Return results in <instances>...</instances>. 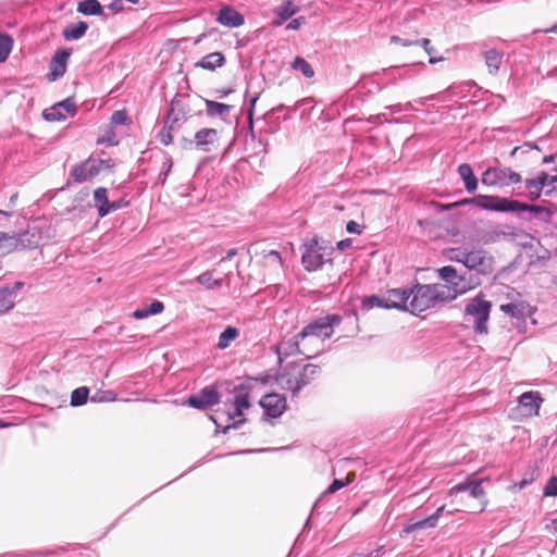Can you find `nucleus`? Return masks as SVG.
Wrapping results in <instances>:
<instances>
[{
    "label": "nucleus",
    "instance_id": "49530a36",
    "mask_svg": "<svg viewBox=\"0 0 557 557\" xmlns=\"http://www.w3.org/2000/svg\"><path fill=\"white\" fill-rule=\"evenodd\" d=\"M540 178L544 183V193L546 195L552 194L553 191L557 190V175L556 176H549L545 172L540 173Z\"/></svg>",
    "mask_w": 557,
    "mask_h": 557
},
{
    "label": "nucleus",
    "instance_id": "0e129e2a",
    "mask_svg": "<svg viewBox=\"0 0 557 557\" xmlns=\"http://www.w3.org/2000/svg\"><path fill=\"white\" fill-rule=\"evenodd\" d=\"M246 422V419H240L238 421H235L231 424H227L226 426L223 428L222 432L223 433H227L231 429H238L242 426L243 423Z\"/></svg>",
    "mask_w": 557,
    "mask_h": 557
},
{
    "label": "nucleus",
    "instance_id": "a878e982",
    "mask_svg": "<svg viewBox=\"0 0 557 557\" xmlns=\"http://www.w3.org/2000/svg\"><path fill=\"white\" fill-rule=\"evenodd\" d=\"M438 276L441 280H443L446 284V287L451 290V293H455L456 287H458V281H460V275L457 273V270L451 265H445L437 270Z\"/></svg>",
    "mask_w": 557,
    "mask_h": 557
},
{
    "label": "nucleus",
    "instance_id": "bb28decb",
    "mask_svg": "<svg viewBox=\"0 0 557 557\" xmlns=\"http://www.w3.org/2000/svg\"><path fill=\"white\" fill-rule=\"evenodd\" d=\"M224 64L225 58L221 52H211L198 61L196 66L209 71H214L218 67H222Z\"/></svg>",
    "mask_w": 557,
    "mask_h": 557
},
{
    "label": "nucleus",
    "instance_id": "423d86ee",
    "mask_svg": "<svg viewBox=\"0 0 557 557\" xmlns=\"http://www.w3.org/2000/svg\"><path fill=\"white\" fill-rule=\"evenodd\" d=\"M521 180V175L518 172L505 166H490L482 173L481 177L482 184L499 187L518 184Z\"/></svg>",
    "mask_w": 557,
    "mask_h": 557
},
{
    "label": "nucleus",
    "instance_id": "e2e57ef3",
    "mask_svg": "<svg viewBox=\"0 0 557 557\" xmlns=\"http://www.w3.org/2000/svg\"><path fill=\"white\" fill-rule=\"evenodd\" d=\"M121 0H111V2L108 4V9L112 12V13H119L122 11L123 7L122 4L120 3Z\"/></svg>",
    "mask_w": 557,
    "mask_h": 557
},
{
    "label": "nucleus",
    "instance_id": "79ce46f5",
    "mask_svg": "<svg viewBox=\"0 0 557 557\" xmlns=\"http://www.w3.org/2000/svg\"><path fill=\"white\" fill-rule=\"evenodd\" d=\"M292 66L294 70L301 72L307 78H311L314 75L312 66L301 57L295 58Z\"/></svg>",
    "mask_w": 557,
    "mask_h": 557
},
{
    "label": "nucleus",
    "instance_id": "bf43d9fd",
    "mask_svg": "<svg viewBox=\"0 0 557 557\" xmlns=\"http://www.w3.org/2000/svg\"><path fill=\"white\" fill-rule=\"evenodd\" d=\"M259 99V94H256L255 96H252L250 99H249V108H248V119L250 120V122L252 121V117H253V113H255V107H256V103Z\"/></svg>",
    "mask_w": 557,
    "mask_h": 557
},
{
    "label": "nucleus",
    "instance_id": "7c9ffc66",
    "mask_svg": "<svg viewBox=\"0 0 557 557\" xmlns=\"http://www.w3.org/2000/svg\"><path fill=\"white\" fill-rule=\"evenodd\" d=\"M297 8L293 1L286 0L284 1L276 10V18L274 24L280 26L285 23L289 17L296 14Z\"/></svg>",
    "mask_w": 557,
    "mask_h": 557
},
{
    "label": "nucleus",
    "instance_id": "338daca9",
    "mask_svg": "<svg viewBox=\"0 0 557 557\" xmlns=\"http://www.w3.org/2000/svg\"><path fill=\"white\" fill-rule=\"evenodd\" d=\"M444 510H445V506H441L440 508L436 509V511L433 515L429 516V518L434 519V525L437 524V521H438L440 517L443 515Z\"/></svg>",
    "mask_w": 557,
    "mask_h": 557
},
{
    "label": "nucleus",
    "instance_id": "20e7f679",
    "mask_svg": "<svg viewBox=\"0 0 557 557\" xmlns=\"http://www.w3.org/2000/svg\"><path fill=\"white\" fill-rule=\"evenodd\" d=\"M491 308V301L480 293L466 305L463 319L473 324L475 333L486 334Z\"/></svg>",
    "mask_w": 557,
    "mask_h": 557
},
{
    "label": "nucleus",
    "instance_id": "ddd939ff",
    "mask_svg": "<svg viewBox=\"0 0 557 557\" xmlns=\"http://www.w3.org/2000/svg\"><path fill=\"white\" fill-rule=\"evenodd\" d=\"M250 381L252 379H248L245 383H240L233 388V406L234 411L228 413V419L234 420L237 417H242L244 414V410L250 407L249 401V391L251 388Z\"/></svg>",
    "mask_w": 557,
    "mask_h": 557
},
{
    "label": "nucleus",
    "instance_id": "393cba45",
    "mask_svg": "<svg viewBox=\"0 0 557 557\" xmlns=\"http://www.w3.org/2000/svg\"><path fill=\"white\" fill-rule=\"evenodd\" d=\"M458 174L463 181L465 188L468 193L472 194L478 188V178L473 173L470 164L462 163L458 166Z\"/></svg>",
    "mask_w": 557,
    "mask_h": 557
},
{
    "label": "nucleus",
    "instance_id": "f8f14e48",
    "mask_svg": "<svg viewBox=\"0 0 557 557\" xmlns=\"http://www.w3.org/2000/svg\"><path fill=\"white\" fill-rule=\"evenodd\" d=\"M219 143V133L214 128H201L195 133L194 139L187 140L189 148L202 152H211Z\"/></svg>",
    "mask_w": 557,
    "mask_h": 557
},
{
    "label": "nucleus",
    "instance_id": "2eb2a0df",
    "mask_svg": "<svg viewBox=\"0 0 557 557\" xmlns=\"http://www.w3.org/2000/svg\"><path fill=\"white\" fill-rule=\"evenodd\" d=\"M220 403V395L215 387L207 386L198 394L190 395L186 404L196 409H205L208 406H213Z\"/></svg>",
    "mask_w": 557,
    "mask_h": 557
},
{
    "label": "nucleus",
    "instance_id": "2f4dec72",
    "mask_svg": "<svg viewBox=\"0 0 557 557\" xmlns=\"http://www.w3.org/2000/svg\"><path fill=\"white\" fill-rule=\"evenodd\" d=\"M458 287H456L455 293L449 290V295L453 297V300L457 298V296L467 293L468 290L474 288L479 284V280L470 275L469 277L466 274L460 275V281H458Z\"/></svg>",
    "mask_w": 557,
    "mask_h": 557
},
{
    "label": "nucleus",
    "instance_id": "5fc2aeb1",
    "mask_svg": "<svg viewBox=\"0 0 557 557\" xmlns=\"http://www.w3.org/2000/svg\"><path fill=\"white\" fill-rule=\"evenodd\" d=\"M268 263L282 267L281 255L276 250H270L265 256Z\"/></svg>",
    "mask_w": 557,
    "mask_h": 557
},
{
    "label": "nucleus",
    "instance_id": "a211bd4d",
    "mask_svg": "<svg viewBox=\"0 0 557 557\" xmlns=\"http://www.w3.org/2000/svg\"><path fill=\"white\" fill-rule=\"evenodd\" d=\"M411 297V288H393L385 296V309H400L409 311V301Z\"/></svg>",
    "mask_w": 557,
    "mask_h": 557
},
{
    "label": "nucleus",
    "instance_id": "a18cd8bd",
    "mask_svg": "<svg viewBox=\"0 0 557 557\" xmlns=\"http://www.w3.org/2000/svg\"><path fill=\"white\" fill-rule=\"evenodd\" d=\"M44 119L48 122H60L66 119V114L54 104L49 110L44 111Z\"/></svg>",
    "mask_w": 557,
    "mask_h": 557
},
{
    "label": "nucleus",
    "instance_id": "de8ad7c7",
    "mask_svg": "<svg viewBox=\"0 0 557 557\" xmlns=\"http://www.w3.org/2000/svg\"><path fill=\"white\" fill-rule=\"evenodd\" d=\"M434 519L433 518H425V519H422L420 521H417L414 523H411L409 525H406L404 531L406 533H411V532H414L417 530H422V529H426V528H434Z\"/></svg>",
    "mask_w": 557,
    "mask_h": 557
},
{
    "label": "nucleus",
    "instance_id": "f3484780",
    "mask_svg": "<svg viewBox=\"0 0 557 557\" xmlns=\"http://www.w3.org/2000/svg\"><path fill=\"white\" fill-rule=\"evenodd\" d=\"M71 55V50L59 49L55 51L49 64V73L47 75L50 82H54L62 77L66 72V63Z\"/></svg>",
    "mask_w": 557,
    "mask_h": 557
},
{
    "label": "nucleus",
    "instance_id": "ea45409f",
    "mask_svg": "<svg viewBox=\"0 0 557 557\" xmlns=\"http://www.w3.org/2000/svg\"><path fill=\"white\" fill-rule=\"evenodd\" d=\"M89 389L85 386L75 388L71 394V406L79 407L87 403Z\"/></svg>",
    "mask_w": 557,
    "mask_h": 557
},
{
    "label": "nucleus",
    "instance_id": "4be33fe9",
    "mask_svg": "<svg viewBox=\"0 0 557 557\" xmlns=\"http://www.w3.org/2000/svg\"><path fill=\"white\" fill-rule=\"evenodd\" d=\"M463 492L469 493L470 497L476 499L483 498L485 494L484 488L482 486V482L478 480H470L467 482L459 483L450 488L449 494L455 495Z\"/></svg>",
    "mask_w": 557,
    "mask_h": 557
},
{
    "label": "nucleus",
    "instance_id": "774afa93",
    "mask_svg": "<svg viewBox=\"0 0 557 557\" xmlns=\"http://www.w3.org/2000/svg\"><path fill=\"white\" fill-rule=\"evenodd\" d=\"M350 246H351V239L350 238H346V239L339 240L337 243V248L339 250H345L346 248H348Z\"/></svg>",
    "mask_w": 557,
    "mask_h": 557
},
{
    "label": "nucleus",
    "instance_id": "3c124183",
    "mask_svg": "<svg viewBox=\"0 0 557 557\" xmlns=\"http://www.w3.org/2000/svg\"><path fill=\"white\" fill-rule=\"evenodd\" d=\"M544 496L556 497L557 496V476H552L546 485L544 486Z\"/></svg>",
    "mask_w": 557,
    "mask_h": 557
},
{
    "label": "nucleus",
    "instance_id": "9d476101",
    "mask_svg": "<svg viewBox=\"0 0 557 557\" xmlns=\"http://www.w3.org/2000/svg\"><path fill=\"white\" fill-rule=\"evenodd\" d=\"M493 257L483 249L468 250L465 267L476 274L488 275L493 272Z\"/></svg>",
    "mask_w": 557,
    "mask_h": 557
},
{
    "label": "nucleus",
    "instance_id": "dca6fc26",
    "mask_svg": "<svg viewBox=\"0 0 557 557\" xmlns=\"http://www.w3.org/2000/svg\"><path fill=\"white\" fill-rule=\"evenodd\" d=\"M259 405L263 408L265 416L278 418L286 409V398L281 394L272 393L264 395Z\"/></svg>",
    "mask_w": 557,
    "mask_h": 557
},
{
    "label": "nucleus",
    "instance_id": "f257e3e1",
    "mask_svg": "<svg viewBox=\"0 0 557 557\" xmlns=\"http://www.w3.org/2000/svg\"><path fill=\"white\" fill-rule=\"evenodd\" d=\"M453 301L449 289L443 284H420L411 287L409 312L417 314L437 305Z\"/></svg>",
    "mask_w": 557,
    "mask_h": 557
},
{
    "label": "nucleus",
    "instance_id": "680f3d73",
    "mask_svg": "<svg viewBox=\"0 0 557 557\" xmlns=\"http://www.w3.org/2000/svg\"><path fill=\"white\" fill-rule=\"evenodd\" d=\"M391 42L398 44V45H401L404 47H409V46L414 45V41H411V40H408V39H404V38H401L399 36H392L391 37Z\"/></svg>",
    "mask_w": 557,
    "mask_h": 557
},
{
    "label": "nucleus",
    "instance_id": "052dcab7",
    "mask_svg": "<svg viewBox=\"0 0 557 557\" xmlns=\"http://www.w3.org/2000/svg\"><path fill=\"white\" fill-rule=\"evenodd\" d=\"M414 45L422 46L424 48L425 52L428 54H430V55L435 51L434 48L431 47V41L428 38H423L421 40H417V41H414Z\"/></svg>",
    "mask_w": 557,
    "mask_h": 557
},
{
    "label": "nucleus",
    "instance_id": "e433bc0d",
    "mask_svg": "<svg viewBox=\"0 0 557 557\" xmlns=\"http://www.w3.org/2000/svg\"><path fill=\"white\" fill-rule=\"evenodd\" d=\"M195 281L205 286L209 290H215L219 289L222 286V280H215L213 278L212 272L206 271L201 274H199Z\"/></svg>",
    "mask_w": 557,
    "mask_h": 557
},
{
    "label": "nucleus",
    "instance_id": "69168bd1",
    "mask_svg": "<svg viewBox=\"0 0 557 557\" xmlns=\"http://www.w3.org/2000/svg\"><path fill=\"white\" fill-rule=\"evenodd\" d=\"M302 21H304V17L294 18V20H292V21L287 24L286 28H287V29H297V28H299V27H300V25H301Z\"/></svg>",
    "mask_w": 557,
    "mask_h": 557
},
{
    "label": "nucleus",
    "instance_id": "0eeeda50",
    "mask_svg": "<svg viewBox=\"0 0 557 557\" xmlns=\"http://www.w3.org/2000/svg\"><path fill=\"white\" fill-rule=\"evenodd\" d=\"M319 350H313L309 347L307 342H302L298 334L287 341H282L275 347L278 361L283 362L284 359L295 356L304 355L306 359H311Z\"/></svg>",
    "mask_w": 557,
    "mask_h": 557
},
{
    "label": "nucleus",
    "instance_id": "58836bf2",
    "mask_svg": "<svg viewBox=\"0 0 557 557\" xmlns=\"http://www.w3.org/2000/svg\"><path fill=\"white\" fill-rule=\"evenodd\" d=\"M13 44V38L9 34L0 33V63L8 60L12 51Z\"/></svg>",
    "mask_w": 557,
    "mask_h": 557
},
{
    "label": "nucleus",
    "instance_id": "37998d69",
    "mask_svg": "<svg viewBox=\"0 0 557 557\" xmlns=\"http://www.w3.org/2000/svg\"><path fill=\"white\" fill-rule=\"evenodd\" d=\"M173 168L172 158L168 154H164L161 162L160 173L158 176V183L164 185L169 174L171 173Z\"/></svg>",
    "mask_w": 557,
    "mask_h": 557
},
{
    "label": "nucleus",
    "instance_id": "4c0bfd02",
    "mask_svg": "<svg viewBox=\"0 0 557 557\" xmlns=\"http://www.w3.org/2000/svg\"><path fill=\"white\" fill-rule=\"evenodd\" d=\"M500 310L504 313L517 319H523L527 315V307L522 302H509L502 305Z\"/></svg>",
    "mask_w": 557,
    "mask_h": 557
},
{
    "label": "nucleus",
    "instance_id": "603ef678",
    "mask_svg": "<svg viewBox=\"0 0 557 557\" xmlns=\"http://www.w3.org/2000/svg\"><path fill=\"white\" fill-rule=\"evenodd\" d=\"M128 116L124 110L114 111L111 115V123L115 125L127 124Z\"/></svg>",
    "mask_w": 557,
    "mask_h": 557
},
{
    "label": "nucleus",
    "instance_id": "c03bdc74",
    "mask_svg": "<svg viewBox=\"0 0 557 557\" xmlns=\"http://www.w3.org/2000/svg\"><path fill=\"white\" fill-rule=\"evenodd\" d=\"M468 250L463 247H455L447 250V258L450 261L459 262L465 265Z\"/></svg>",
    "mask_w": 557,
    "mask_h": 557
},
{
    "label": "nucleus",
    "instance_id": "6ab92c4d",
    "mask_svg": "<svg viewBox=\"0 0 557 557\" xmlns=\"http://www.w3.org/2000/svg\"><path fill=\"white\" fill-rule=\"evenodd\" d=\"M38 246V238L35 233L25 231L22 233L10 234V243L8 245V251L36 248Z\"/></svg>",
    "mask_w": 557,
    "mask_h": 557
},
{
    "label": "nucleus",
    "instance_id": "9b49d317",
    "mask_svg": "<svg viewBox=\"0 0 557 557\" xmlns=\"http://www.w3.org/2000/svg\"><path fill=\"white\" fill-rule=\"evenodd\" d=\"M505 197L492 195H476L473 198H466L454 203V207L473 205L480 209L495 212H504Z\"/></svg>",
    "mask_w": 557,
    "mask_h": 557
},
{
    "label": "nucleus",
    "instance_id": "39448f33",
    "mask_svg": "<svg viewBox=\"0 0 557 557\" xmlns=\"http://www.w3.org/2000/svg\"><path fill=\"white\" fill-rule=\"evenodd\" d=\"M327 247H323L317 237L311 238L304 245L301 261L305 269L309 272L317 271L327 260H330L331 252Z\"/></svg>",
    "mask_w": 557,
    "mask_h": 557
},
{
    "label": "nucleus",
    "instance_id": "412c9836",
    "mask_svg": "<svg viewBox=\"0 0 557 557\" xmlns=\"http://www.w3.org/2000/svg\"><path fill=\"white\" fill-rule=\"evenodd\" d=\"M216 21L223 26L235 28L244 25L245 17L234 8L225 5L220 9Z\"/></svg>",
    "mask_w": 557,
    "mask_h": 557
},
{
    "label": "nucleus",
    "instance_id": "8fccbe9b",
    "mask_svg": "<svg viewBox=\"0 0 557 557\" xmlns=\"http://www.w3.org/2000/svg\"><path fill=\"white\" fill-rule=\"evenodd\" d=\"M57 107L65 114L74 115L76 113V103L73 98H66L57 103Z\"/></svg>",
    "mask_w": 557,
    "mask_h": 557
},
{
    "label": "nucleus",
    "instance_id": "13d9d810",
    "mask_svg": "<svg viewBox=\"0 0 557 557\" xmlns=\"http://www.w3.org/2000/svg\"><path fill=\"white\" fill-rule=\"evenodd\" d=\"M346 485H347V483L344 482L343 480L335 479L331 483V485L327 487L326 492L327 493H335V492L339 491L341 488H343Z\"/></svg>",
    "mask_w": 557,
    "mask_h": 557
},
{
    "label": "nucleus",
    "instance_id": "4d7b16f0",
    "mask_svg": "<svg viewBox=\"0 0 557 557\" xmlns=\"http://www.w3.org/2000/svg\"><path fill=\"white\" fill-rule=\"evenodd\" d=\"M173 129H170V127L163 128V131L160 133V140L163 145L168 146L173 141L172 132Z\"/></svg>",
    "mask_w": 557,
    "mask_h": 557
},
{
    "label": "nucleus",
    "instance_id": "1a4fd4ad",
    "mask_svg": "<svg viewBox=\"0 0 557 557\" xmlns=\"http://www.w3.org/2000/svg\"><path fill=\"white\" fill-rule=\"evenodd\" d=\"M504 212H529L530 220L536 219L542 222H548L553 214L550 209L546 207L537 205H528L509 198L505 199Z\"/></svg>",
    "mask_w": 557,
    "mask_h": 557
},
{
    "label": "nucleus",
    "instance_id": "a19ab883",
    "mask_svg": "<svg viewBox=\"0 0 557 557\" xmlns=\"http://www.w3.org/2000/svg\"><path fill=\"white\" fill-rule=\"evenodd\" d=\"M385 297H379L376 295L367 296L361 301L362 310H371L373 308H385Z\"/></svg>",
    "mask_w": 557,
    "mask_h": 557
},
{
    "label": "nucleus",
    "instance_id": "c756f323",
    "mask_svg": "<svg viewBox=\"0 0 557 557\" xmlns=\"http://www.w3.org/2000/svg\"><path fill=\"white\" fill-rule=\"evenodd\" d=\"M525 189L528 194L527 198L531 201H535L540 198L542 191L544 190V183L540 178V174L534 178H527L524 181Z\"/></svg>",
    "mask_w": 557,
    "mask_h": 557
},
{
    "label": "nucleus",
    "instance_id": "4468645a",
    "mask_svg": "<svg viewBox=\"0 0 557 557\" xmlns=\"http://www.w3.org/2000/svg\"><path fill=\"white\" fill-rule=\"evenodd\" d=\"M24 287V282L16 281L12 284L0 286V315L11 311L15 306L17 293Z\"/></svg>",
    "mask_w": 557,
    "mask_h": 557
},
{
    "label": "nucleus",
    "instance_id": "6e6d98bb",
    "mask_svg": "<svg viewBox=\"0 0 557 557\" xmlns=\"http://www.w3.org/2000/svg\"><path fill=\"white\" fill-rule=\"evenodd\" d=\"M363 226H361L356 221H349L346 224V231L350 234H357L360 235L362 233Z\"/></svg>",
    "mask_w": 557,
    "mask_h": 557
},
{
    "label": "nucleus",
    "instance_id": "f03ea898",
    "mask_svg": "<svg viewBox=\"0 0 557 557\" xmlns=\"http://www.w3.org/2000/svg\"><path fill=\"white\" fill-rule=\"evenodd\" d=\"M321 369L317 364L308 363L299 366L295 362L287 363L280 374V385L290 391L296 396L305 386L309 385L318 375Z\"/></svg>",
    "mask_w": 557,
    "mask_h": 557
},
{
    "label": "nucleus",
    "instance_id": "5701e85b",
    "mask_svg": "<svg viewBox=\"0 0 557 557\" xmlns=\"http://www.w3.org/2000/svg\"><path fill=\"white\" fill-rule=\"evenodd\" d=\"M186 113L185 104L178 99H173L168 111L165 127L173 129L175 124L185 117Z\"/></svg>",
    "mask_w": 557,
    "mask_h": 557
},
{
    "label": "nucleus",
    "instance_id": "b1692460",
    "mask_svg": "<svg viewBox=\"0 0 557 557\" xmlns=\"http://www.w3.org/2000/svg\"><path fill=\"white\" fill-rule=\"evenodd\" d=\"M542 401L543 399L539 392H524L519 397L520 406L527 409L529 414H537Z\"/></svg>",
    "mask_w": 557,
    "mask_h": 557
},
{
    "label": "nucleus",
    "instance_id": "c85d7f7f",
    "mask_svg": "<svg viewBox=\"0 0 557 557\" xmlns=\"http://www.w3.org/2000/svg\"><path fill=\"white\" fill-rule=\"evenodd\" d=\"M87 29L88 24L86 22L79 21L66 26L63 29L62 35L66 40H77L85 36Z\"/></svg>",
    "mask_w": 557,
    "mask_h": 557
},
{
    "label": "nucleus",
    "instance_id": "aec40b11",
    "mask_svg": "<svg viewBox=\"0 0 557 557\" xmlns=\"http://www.w3.org/2000/svg\"><path fill=\"white\" fill-rule=\"evenodd\" d=\"M95 207L98 209L100 218L108 215L110 212L115 211L120 208L117 202H110L108 199V191L104 187H98L94 191Z\"/></svg>",
    "mask_w": 557,
    "mask_h": 557
},
{
    "label": "nucleus",
    "instance_id": "7ed1b4c3",
    "mask_svg": "<svg viewBox=\"0 0 557 557\" xmlns=\"http://www.w3.org/2000/svg\"><path fill=\"white\" fill-rule=\"evenodd\" d=\"M342 317L338 314L321 317L306 325L298 333V336L302 342H307L309 347L312 344H317L320 347L325 339L332 337L334 327L338 326L342 323Z\"/></svg>",
    "mask_w": 557,
    "mask_h": 557
},
{
    "label": "nucleus",
    "instance_id": "cd10ccee",
    "mask_svg": "<svg viewBox=\"0 0 557 557\" xmlns=\"http://www.w3.org/2000/svg\"><path fill=\"white\" fill-rule=\"evenodd\" d=\"M483 55L488 73L492 75L497 74L502 65L504 54L496 49H490L486 50Z\"/></svg>",
    "mask_w": 557,
    "mask_h": 557
},
{
    "label": "nucleus",
    "instance_id": "f704fd0d",
    "mask_svg": "<svg viewBox=\"0 0 557 557\" xmlns=\"http://www.w3.org/2000/svg\"><path fill=\"white\" fill-rule=\"evenodd\" d=\"M164 309V305L159 300H153L149 306L137 309L134 311L133 317L136 319H144L149 315L161 313Z\"/></svg>",
    "mask_w": 557,
    "mask_h": 557
},
{
    "label": "nucleus",
    "instance_id": "09e8293b",
    "mask_svg": "<svg viewBox=\"0 0 557 557\" xmlns=\"http://www.w3.org/2000/svg\"><path fill=\"white\" fill-rule=\"evenodd\" d=\"M116 399V394L113 391H98L90 397L92 403H109Z\"/></svg>",
    "mask_w": 557,
    "mask_h": 557
},
{
    "label": "nucleus",
    "instance_id": "6e6552de",
    "mask_svg": "<svg viewBox=\"0 0 557 557\" xmlns=\"http://www.w3.org/2000/svg\"><path fill=\"white\" fill-rule=\"evenodd\" d=\"M111 160H101L89 158L86 161L76 164L71 171V176L76 183H84L92 180L106 166H111Z\"/></svg>",
    "mask_w": 557,
    "mask_h": 557
},
{
    "label": "nucleus",
    "instance_id": "c9c22d12",
    "mask_svg": "<svg viewBox=\"0 0 557 557\" xmlns=\"http://www.w3.org/2000/svg\"><path fill=\"white\" fill-rule=\"evenodd\" d=\"M238 336L239 331L236 327L227 326L219 336L218 347L226 349Z\"/></svg>",
    "mask_w": 557,
    "mask_h": 557
},
{
    "label": "nucleus",
    "instance_id": "72a5a7b5",
    "mask_svg": "<svg viewBox=\"0 0 557 557\" xmlns=\"http://www.w3.org/2000/svg\"><path fill=\"white\" fill-rule=\"evenodd\" d=\"M232 106L216 102L213 100H206V110L209 116H221L224 117L230 114Z\"/></svg>",
    "mask_w": 557,
    "mask_h": 557
},
{
    "label": "nucleus",
    "instance_id": "864d4df0",
    "mask_svg": "<svg viewBox=\"0 0 557 557\" xmlns=\"http://www.w3.org/2000/svg\"><path fill=\"white\" fill-rule=\"evenodd\" d=\"M59 550H62V548H59ZM57 554V550H49V549H39V550H27L22 554V556H28V557H49Z\"/></svg>",
    "mask_w": 557,
    "mask_h": 557
},
{
    "label": "nucleus",
    "instance_id": "473e14b6",
    "mask_svg": "<svg viewBox=\"0 0 557 557\" xmlns=\"http://www.w3.org/2000/svg\"><path fill=\"white\" fill-rule=\"evenodd\" d=\"M77 12L84 15H101L103 9L98 0H82L77 4Z\"/></svg>",
    "mask_w": 557,
    "mask_h": 557
}]
</instances>
